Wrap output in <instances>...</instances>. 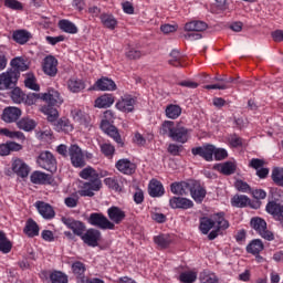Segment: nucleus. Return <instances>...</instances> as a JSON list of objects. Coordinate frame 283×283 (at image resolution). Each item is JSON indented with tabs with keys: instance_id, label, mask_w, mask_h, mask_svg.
I'll return each instance as SVG.
<instances>
[{
	"instance_id": "6",
	"label": "nucleus",
	"mask_w": 283,
	"mask_h": 283,
	"mask_svg": "<svg viewBox=\"0 0 283 283\" xmlns=\"http://www.w3.org/2000/svg\"><path fill=\"white\" fill-rule=\"evenodd\" d=\"M42 71L46 76H51V78H53L59 74V60H56L54 55L45 56L42 63Z\"/></svg>"
},
{
	"instance_id": "63",
	"label": "nucleus",
	"mask_w": 283,
	"mask_h": 283,
	"mask_svg": "<svg viewBox=\"0 0 283 283\" xmlns=\"http://www.w3.org/2000/svg\"><path fill=\"white\" fill-rule=\"evenodd\" d=\"M101 150L105 156H113L115 148L114 146H112V144H103L101 146Z\"/></svg>"
},
{
	"instance_id": "18",
	"label": "nucleus",
	"mask_w": 283,
	"mask_h": 283,
	"mask_svg": "<svg viewBox=\"0 0 283 283\" xmlns=\"http://www.w3.org/2000/svg\"><path fill=\"white\" fill-rule=\"evenodd\" d=\"M12 171L20 176V178H28L30 176V166L21 159H14L12 163Z\"/></svg>"
},
{
	"instance_id": "19",
	"label": "nucleus",
	"mask_w": 283,
	"mask_h": 283,
	"mask_svg": "<svg viewBox=\"0 0 283 283\" xmlns=\"http://www.w3.org/2000/svg\"><path fill=\"white\" fill-rule=\"evenodd\" d=\"M169 205L171 209H193V201L182 197L170 198Z\"/></svg>"
},
{
	"instance_id": "24",
	"label": "nucleus",
	"mask_w": 283,
	"mask_h": 283,
	"mask_svg": "<svg viewBox=\"0 0 283 283\" xmlns=\"http://www.w3.org/2000/svg\"><path fill=\"white\" fill-rule=\"evenodd\" d=\"M42 101L49 103V105H61L63 103V98H61V94L55 90H50L48 93H42Z\"/></svg>"
},
{
	"instance_id": "22",
	"label": "nucleus",
	"mask_w": 283,
	"mask_h": 283,
	"mask_svg": "<svg viewBox=\"0 0 283 283\" xmlns=\"http://www.w3.org/2000/svg\"><path fill=\"white\" fill-rule=\"evenodd\" d=\"M35 207L40 216H42V218H44L45 220H52V218H54V209L52 208V206H50V203H45L44 201H38L35 202Z\"/></svg>"
},
{
	"instance_id": "26",
	"label": "nucleus",
	"mask_w": 283,
	"mask_h": 283,
	"mask_svg": "<svg viewBox=\"0 0 283 283\" xmlns=\"http://www.w3.org/2000/svg\"><path fill=\"white\" fill-rule=\"evenodd\" d=\"M209 28V24L205 21L195 20L185 24L186 32H205Z\"/></svg>"
},
{
	"instance_id": "30",
	"label": "nucleus",
	"mask_w": 283,
	"mask_h": 283,
	"mask_svg": "<svg viewBox=\"0 0 283 283\" xmlns=\"http://www.w3.org/2000/svg\"><path fill=\"white\" fill-rule=\"evenodd\" d=\"M55 132H64L65 134H69V132H72L74 129V126L70 123V119L61 118L57 122L53 123Z\"/></svg>"
},
{
	"instance_id": "45",
	"label": "nucleus",
	"mask_w": 283,
	"mask_h": 283,
	"mask_svg": "<svg viewBox=\"0 0 283 283\" xmlns=\"http://www.w3.org/2000/svg\"><path fill=\"white\" fill-rule=\"evenodd\" d=\"M72 271L77 277V283L81 281V277H85V264L81 261H76L72 264Z\"/></svg>"
},
{
	"instance_id": "23",
	"label": "nucleus",
	"mask_w": 283,
	"mask_h": 283,
	"mask_svg": "<svg viewBox=\"0 0 283 283\" xmlns=\"http://www.w3.org/2000/svg\"><path fill=\"white\" fill-rule=\"evenodd\" d=\"M148 193L151 198H160V196H165V187L160 181L153 179L148 185Z\"/></svg>"
},
{
	"instance_id": "10",
	"label": "nucleus",
	"mask_w": 283,
	"mask_h": 283,
	"mask_svg": "<svg viewBox=\"0 0 283 283\" xmlns=\"http://www.w3.org/2000/svg\"><path fill=\"white\" fill-rule=\"evenodd\" d=\"M170 138L176 143L185 144L189 140V129L182 126V123H177L172 133L170 134Z\"/></svg>"
},
{
	"instance_id": "50",
	"label": "nucleus",
	"mask_w": 283,
	"mask_h": 283,
	"mask_svg": "<svg viewBox=\"0 0 283 283\" xmlns=\"http://www.w3.org/2000/svg\"><path fill=\"white\" fill-rule=\"evenodd\" d=\"M11 98H12L13 103L21 104L25 101V93H23V91H21V88L14 87L11 91Z\"/></svg>"
},
{
	"instance_id": "28",
	"label": "nucleus",
	"mask_w": 283,
	"mask_h": 283,
	"mask_svg": "<svg viewBox=\"0 0 283 283\" xmlns=\"http://www.w3.org/2000/svg\"><path fill=\"white\" fill-rule=\"evenodd\" d=\"M12 39L13 41H15V43H19L20 45H25V43H28L30 39H32V34L25 30H18L13 32Z\"/></svg>"
},
{
	"instance_id": "7",
	"label": "nucleus",
	"mask_w": 283,
	"mask_h": 283,
	"mask_svg": "<svg viewBox=\"0 0 283 283\" xmlns=\"http://www.w3.org/2000/svg\"><path fill=\"white\" fill-rule=\"evenodd\" d=\"M69 156L73 167L83 168L85 167V157L83 156V150L78 145H71L69 148Z\"/></svg>"
},
{
	"instance_id": "14",
	"label": "nucleus",
	"mask_w": 283,
	"mask_h": 283,
	"mask_svg": "<svg viewBox=\"0 0 283 283\" xmlns=\"http://www.w3.org/2000/svg\"><path fill=\"white\" fill-rule=\"evenodd\" d=\"M82 240L88 247H98V240H101V231L96 229H88L86 233L82 234Z\"/></svg>"
},
{
	"instance_id": "16",
	"label": "nucleus",
	"mask_w": 283,
	"mask_h": 283,
	"mask_svg": "<svg viewBox=\"0 0 283 283\" xmlns=\"http://www.w3.org/2000/svg\"><path fill=\"white\" fill-rule=\"evenodd\" d=\"M107 216L111 222L115 226L120 224V222H123V220H125L126 218L125 211L116 206L107 209Z\"/></svg>"
},
{
	"instance_id": "60",
	"label": "nucleus",
	"mask_w": 283,
	"mask_h": 283,
	"mask_svg": "<svg viewBox=\"0 0 283 283\" xmlns=\"http://www.w3.org/2000/svg\"><path fill=\"white\" fill-rule=\"evenodd\" d=\"M249 167H252V169H255V171H258L259 169H262L264 167V160L253 158L251 159Z\"/></svg>"
},
{
	"instance_id": "34",
	"label": "nucleus",
	"mask_w": 283,
	"mask_h": 283,
	"mask_svg": "<svg viewBox=\"0 0 283 283\" xmlns=\"http://www.w3.org/2000/svg\"><path fill=\"white\" fill-rule=\"evenodd\" d=\"M114 105V95L104 94L95 101V107L105 108Z\"/></svg>"
},
{
	"instance_id": "37",
	"label": "nucleus",
	"mask_w": 283,
	"mask_h": 283,
	"mask_svg": "<svg viewBox=\"0 0 283 283\" xmlns=\"http://www.w3.org/2000/svg\"><path fill=\"white\" fill-rule=\"evenodd\" d=\"M59 28L67 34H76V32H78V28H76V24L71 22L70 20H60Z\"/></svg>"
},
{
	"instance_id": "58",
	"label": "nucleus",
	"mask_w": 283,
	"mask_h": 283,
	"mask_svg": "<svg viewBox=\"0 0 283 283\" xmlns=\"http://www.w3.org/2000/svg\"><path fill=\"white\" fill-rule=\"evenodd\" d=\"M104 182L107 185V187H109V189H114V191H120V185L118 184L117 179L106 178Z\"/></svg>"
},
{
	"instance_id": "35",
	"label": "nucleus",
	"mask_w": 283,
	"mask_h": 283,
	"mask_svg": "<svg viewBox=\"0 0 283 283\" xmlns=\"http://www.w3.org/2000/svg\"><path fill=\"white\" fill-rule=\"evenodd\" d=\"M218 171L223 174V176H232V174H235V163L233 161H226L223 164H220L217 166Z\"/></svg>"
},
{
	"instance_id": "43",
	"label": "nucleus",
	"mask_w": 283,
	"mask_h": 283,
	"mask_svg": "<svg viewBox=\"0 0 283 283\" xmlns=\"http://www.w3.org/2000/svg\"><path fill=\"white\" fill-rule=\"evenodd\" d=\"M182 114V108L178 105L170 104L166 107V116L167 118H171L172 120H176L178 116Z\"/></svg>"
},
{
	"instance_id": "29",
	"label": "nucleus",
	"mask_w": 283,
	"mask_h": 283,
	"mask_svg": "<svg viewBox=\"0 0 283 283\" xmlns=\"http://www.w3.org/2000/svg\"><path fill=\"white\" fill-rule=\"evenodd\" d=\"M17 127L22 132H32L36 127V122L30 117H22L17 122Z\"/></svg>"
},
{
	"instance_id": "4",
	"label": "nucleus",
	"mask_w": 283,
	"mask_h": 283,
	"mask_svg": "<svg viewBox=\"0 0 283 283\" xmlns=\"http://www.w3.org/2000/svg\"><path fill=\"white\" fill-rule=\"evenodd\" d=\"M19 76H21V73L10 69L7 72L1 73L0 91L12 90V87H15L17 82L19 81Z\"/></svg>"
},
{
	"instance_id": "2",
	"label": "nucleus",
	"mask_w": 283,
	"mask_h": 283,
	"mask_svg": "<svg viewBox=\"0 0 283 283\" xmlns=\"http://www.w3.org/2000/svg\"><path fill=\"white\" fill-rule=\"evenodd\" d=\"M88 224L92 227H97V229H102L103 231H114L116 229V226L105 217V214L99 212H93L87 218Z\"/></svg>"
},
{
	"instance_id": "21",
	"label": "nucleus",
	"mask_w": 283,
	"mask_h": 283,
	"mask_svg": "<svg viewBox=\"0 0 283 283\" xmlns=\"http://www.w3.org/2000/svg\"><path fill=\"white\" fill-rule=\"evenodd\" d=\"M30 179L33 185H52L54 180L52 179V175H48L39 170L32 172Z\"/></svg>"
},
{
	"instance_id": "31",
	"label": "nucleus",
	"mask_w": 283,
	"mask_h": 283,
	"mask_svg": "<svg viewBox=\"0 0 283 283\" xmlns=\"http://www.w3.org/2000/svg\"><path fill=\"white\" fill-rule=\"evenodd\" d=\"M211 219H212L213 226L216 227L217 224L218 231H220V229L222 230L229 229V221L224 219V212H219L217 214H213Z\"/></svg>"
},
{
	"instance_id": "33",
	"label": "nucleus",
	"mask_w": 283,
	"mask_h": 283,
	"mask_svg": "<svg viewBox=\"0 0 283 283\" xmlns=\"http://www.w3.org/2000/svg\"><path fill=\"white\" fill-rule=\"evenodd\" d=\"M251 199L245 195H235L231 199L232 207H238L239 209H244V207H249Z\"/></svg>"
},
{
	"instance_id": "41",
	"label": "nucleus",
	"mask_w": 283,
	"mask_h": 283,
	"mask_svg": "<svg viewBox=\"0 0 283 283\" xmlns=\"http://www.w3.org/2000/svg\"><path fill=\"white\" fill-rule=\"evenodd\" d=\"M0 251L1 253H10L12 251V242L9 241L3 231H0Z\"/></svg>"
},
{
	"instance_id": "3",
	"label": "nucleus",
	"mask_w": 283,
	"mask_h": 283,
	"mask_svg": "<svg viewBox=\"0 0 283 283\" xmlns=\"http://www.w3.org/2000/svg\"><path fill=\"white\" fill-rule=\"evenodd\" d=\"M36 163L41 169H45L46 171H50L51 174H55L57 169L56 165V157L50 150H44L40 153Z\"/></svg>"
},
{
	"instance_id": "62",
	"label": "nucleus",
	"mask_w": 283,
	"mask_h": 283,
	"mask_svg": "<svg viewBox=\"0 0 283 283\" xmlns=\"http://www.w3.org/2000/svg\"><path fill=\"white\" fill-rule=\"evenodd\" d=\"M235 188L238 189V191H242L243 193H247V191H251V187L249 186V184L242 180H237Z\"/></svg>"
},
{
	"instance_id": "8",
	"label": "nucleus",
	"mask_w": 283,
	"mask_h": 283,
	"mask_svg": "<svg viewBox=\"0 0 283 283\" xmlns=\"http://www.w3.org/2000/svg\"><path fill=\"white\" fill-rule=\"evenodd\" d=\"M216 153V146L208 144L203 146H199L191 149L192 156H200L207 163H211L213 160V154Z\"/></svg>"
},
{
	"instance_id": "44",
	"label": "nucleus",
	"mask_w": 283,
	"mask_h": 283,
	"mask_svg": "<svg viewBox=\"0 0 283 283\" xmlns=\"http://www.w3.org/2000/svg\"><path fill=\"white\" fill-rule=\"evenodd\" d=\"M213 219L209 218V217H203L200 219V226L199 229L201 231V233H203V235H207V233H209V231L213 228Z\"/></svg>"
},
{
	"instance_id": "36",
	"label": "nucleus",
	"mask_w": 283,
	"mask_h": 283,
	"mask_svg": "<svg viewBox=\"0 0 283 283\" xmlns=\"http://www.w3.org/2000/svg\"><path fill=\"white\" fill-rule=\"evenodd\" d=\"M11 69L13 72H17L18 74H21V72H25L28 70V64H25V60L22 57H14L11 60Z\"/></svg>"
},
{
	"instance_id": "32",
	"label": "nucleus",
	"mask_w": 283,
	"mask_h": 283,
	"mask_svg": "<svg viewBox=\"0 0 283 283\" xmlns=\"http://www.w3.org/2000/svg\"><path fill=\"white\" fill-rule=\"evenodd\" d=\"M247 251L252 255H259L261 251H264V243L260 239H254L248 244Z\"/></svg>"
},
{
	"instance_id": "12",
	"label": "nucleus",
	"mask_w": 283,
	"mask_h": 283,
	"mask_svg": "<svg viewBox=\"0 0 283 283\" xmlns=\"http://www.w3.org/2000/svg\"><path fill=\"white\" fill-rule=\"evenodd\" d=\"M190 196L192 200H195V202H197L198 205H202L205 198H207V189L202 187L200 181L195 180L190 190Z\"/></svg>"
},
{
	"instance_id": "53",
	"label": "nucleus",
	"mask_w": 283,
	"mask_h": 283,
	"mask_svg": "<svg viewBox=\"0 0 283 283\" xmlns=\"http://www.w3.org/2000/svg\"><path fill=\"white\" fill-rule=\"evenodd\" d=\"M43 93H29L25 95L23 103L34 105L39 99L42 101Z\"/></svg>"
},
{
	"instance_id": "27",
	"label": "nucleus",
	"mask_w": 283,
	"mask_h": 283,
	"mask_svg": "<svg viewBox=\"0 0 283 283\" xmlns=\"http://www.w3.org/2000/svg\"><path fill=\"white\" fill-rule=\"evenodd\" d=\"M23 146L17 144L15 142H7L6 144L0 145V156H9L11 151H21Z\"/></svg>"
},
{
	"instance_id": "38",
	"label": "nucleus",
	"mask_w": 283,
	"mask_h": 283,
	"mask_svg": "<svg viewBox=\"0 0 283 283\" xmlns=\"http://www.w3.org/2000/svg\"><path fill=\"white\" fill-rule=\"evenodd\" d=\"M24 233L28 238H36V235H39V224H36L32 219H29L24 227Z\"/></svg>"
},
{
	"instance_id": "13",
	"label": "nucleus",
	"mask_w": 283,
	"mask_h": 283,
	"mask_svg": "<svg viewBox=\"0 0 283 283\" xmlns=\"http://www.w3.org/2000/svg\"><path fill=\"white\" fill-rule=\"evenodd\" d=\"M21 108L9 106L3 109L2 120L4 123H18L19 118H21Z\"/></svg>"
},
{
	"instance_id": "1",
	"label": "nucleus",
	"mask_w": 283,
	"mask_h": 283,
	"mask_svg": "<svg viewBox=\"0 0 283 283\" xmlns=\"http://www.w3.org/2000/svg\"><path fill=\"white\" fill-rule=\"evenodd\" d=\"M250 227L259 233L263 240H268L269 242L275 240V235L269 228L266 227V221L260 217H254L250 221Z\"/></svg>"
},
{
	"instance_id": "59",
	"label": "nucleus",
	"mask_w": 283,
	"mask_h": 283,
	"mask_svg": "<svg viewBox=\"0 0 283 283\" xmlns=\"http://www.w3.org/2000/svg\"><path fill=\"white\" fill-rule=\"evenodd\" d=\"M213 156H214L216 160H224V158H227V156H229V154L227 153V150L224 148H216L214 147Z\"/></svg>"
},
{
	"instance_id": "25",
	"label": "nucleus",
	"mask_w": 283,
	"mask_h": 283,
	"mask_svg": "<svg viewBox=\"0 0 283 283\" xmlns=\"http://www.w3.org/2000/svg\"><path fill=\"white\" fill-rule=\"evenodd\" d=\"M97 90L101 92H115L116 83L108 77H102L95 83Z\"/></svg>"
},
{
	"instance_id": "15",
	"label": "nucleus",
	"mask_w": 283,
	"mask_h": 283,
	"mask_svg": "<svg viewBox=\"0 0 283 283\" xmlns=\"http://www.w3.org/2000/svg\"><path fill=\"white\" fill-rule=\"evenodd\" d=\"M101 129L104 134H107V136H111L115 140V143H123V139L120 138V134H118V129L112 125V123H108L107 120H102L101 123Z\"/></svg>"
},
{
	"instance_id": "55",
	"label": "nucleus",
	"mask_w": 283,
	"mask_h": 283,
	"mask_svg": "<svg viewBox=\"0 0 283 283\" xmlns=\"http://www.w3.org/2000/svg\"><path fill=\"white\" fill-rule=\"evenodd\" d=\"M175 123L174 122H170V120H166L163 123V126H161V134H169V137H171V134L175 129Z\"/></svg>"
},
{
	"instance_id": "40",
	"label": "nucleus",
	"mask_w": 283,
	"mask_h": 283,
	"mask_svg": "<svg viewBox=\"0 0 283 283\" xmlns=\"http://www.w3.org/2000/svg\"><path fill=\"white\" fill-rule=\"evenodd\" d=\"M101 21L104 28H108V30H115L116 25H118V21H116V18L112 14L103 13L101 15Z\"/></svg>"
},
{
	"instance_id": "46",
	"label": "nucleus",
	"mask_w": 283,
	"mask_h": 283,
	"mask_svg": "<svg viewBox=\"0 0 283 283\" xmlns=\"http://www.w3.org/2000/svg\"><path fill=\"white\" fill-rule=\"evenodd\" d=\"M155 244H158L160 249H167L171 244V237L169 234H159L154 238Z\"/></svg>"
},
{
	"instance_id": "5",
	"label": "nucleus",
	"mask_w": 283,
	"mask_h": 283,
	"mask_svg": "<svg viewBox=\"0 0 283 283\" xmlns=\"http://www.w3.org/2000/svg\"><path fill=\"white\" fill-rule=\"evenodd\" d=\"M103 188V181H101V178L97 179H91L83 184L81 190H78V193L85 198H94V191H101Z\"/></svg>"
},
{
	"instance_id": "9",
	"label": "nucleus",
	"mask_w": 283,
	"mask_h": 283,
	"mask_svg": "<svg viewBox=\"0 0 283 283\" xmlns=\"http://www.w3.org/2000/svg\"><path fill=\"white\" fill-rule=\"evenodd\" d=\"M193 182L195 180L174 182L170 186V190L176 196H189V193H191Z\"/></svg>"
},
{
	"instance_id": "17",
	"label": "nucleus",
	"mask_w": 283,
	"mask_h": 283,
	"mask_svg": "<svg viewBox=\"0 0 283 283\" xmlns=\"http://www.w3.org/2000/svg\"><path fill=\"white\" fill-rule=\"evenodd\" d=\"M135 104L136 99H134L132 95H125L116 103V107L119 109V112L129 114V112H134Z\"/></svg>"
},
{
	"instance_id": "11",
	"label": "nucleus",
	"mask_w": 283,
	"mask_h": 283,
	"mask_svg": "<svg viewBox=\"0 0 283 283\" xmlns=\"http://www.w3.org/2000/svg\"><path fill=\"white\" fill-rule=\"evenodd\" d=\"M62 222L65 224V227H67V229H72L73 233L80 238H82V235L85 233V223L82 221H76L72 218L63 217Z\"/></svg>"
},
{
	"instance_id": "49",
	"label": "nucleus",
	"mask_w": 283,
	"mask_h": 283,
	"mask_svg": "<svg viewBox=\"0 0 283 283\" xmlns=\"http://www.w3.org/2000/svg\"><path fill=\"white\" fill-rule=\"evenodd\" d=\"M24 85L28 87V90H32L33 92H39V90H41L39 84H36V77H34V74H29L27 76L24 80Z\"/></svg>"
},
{
	"instance_id": "47",
	"label": "nucleus",
	"mask_w": 283,
	"mask_h": 283,
	"mask_svg": "<svg viewBox=\"0 0 283 283\" xmlns=\"http://www.w3.org/2000/svg\"><path fill=\"white\" fill-rule=\"evenodd\" d=\"M69 90L73 93L82 92V90H85V82L82 80L71 78L69 81Z\"/></svg>"
},
{
	"instance_id": "56",
	"label": "nucleus",
	"mask_w": 283,
	"mask_h": 283,
	"mask_svg": "<svg viewBox=\"0 0 283 283\" xmlns=\"http://www.w3.org/2000/svg\"><path fill=\"white\" fill-rule=\"evenodd\" d=\"M6 8H10V10H23V4L18 0H4Z\"/></svg>"
},
{
	"instance_id": "52",
	"label": "nucleus",
	"mask_w": 283,
	"mask_h": 283,
	"mask_svg": "<svg viewBox=\"0 0 283 283\" xmlns=\"http://www.w3.org/2000/svg\"><path fill=\"white\" fill-rule=\"evenodd\" d=\"M50 280L52 283H67V275L63 272L55 271L51 273Z\"/></svg>"
},
{
	"instance_id": "54",
	"label": "nucleus",
	"mask_w": 283,
	"mask_h": 283,
	"mask_svg": "<svg viewBox=\"0 0 283 283\" xmlns=\"http://www.w3.org/2000/svg\"><path fill=\"white\" fill-rule=\"evenodd\" d=\"M179 280L182 283H193L198 280V274L195 272H184L179 275Z\"/></svg>"
},
{
	"instance_id": "39",
	"label": "nucleus",
	"mask_w": 283,
	"mask_h": 283,
	"mask_svg": "<svg viewBox=\"0 0 283 283\" xmlns=\"http://www.w3.org/2000/svg\"><path fill=\"white\" fill-rule=\"evenodd\" d=\"M42 112L48 115V120L49 123H52V125H54V123H56V120L59 119V111L56 108H54L53 105H46L42 108Z\"/></svg>"
},
{
	"instance_id": "42",
	"label": "nucleus",
	"mask_w": 283,
	"mask_h": 283,
	"mask_svg": "<svg viewBox=\"0 0 283 283\" xmlns=\"http://www.w3.org/2000/svg\"><path fill=\"white\" fill-rule=\"evenodd\" d=\"M80 177L83 178V180H96L98 178H101V176L98 175V172L92 168V167H86L84 168L81 172H80Z\"/></svg>"
},
{
	"instance_id": "20",
	"label": "nucleus",
	"mask_w": 283,
	"mask_h": 283,
	"mask_svg": "<svg viewBox=\"0 0 283 283\" xmlns=\"http://www.w3.org/2000/svg\"><path fill=\"white\" fill-rule=\"evenodd\" d=\"M115 167L120 174H125L126 176H132V174L136 171V164L132 163L129 159H119Z\"/></svg>"
},
{
	"instance_id": "64",
	"label": "nucleus",
	"mask_w": 283,
	"mask_h": 283,
	"mask_svg": "<svg viewBox=\"0 0 283 283\" xmlns=\"http://www.w3.org/2000/svg\"><path fill=\"white\" fill-rule=\"evenodd\" d=\"M64 205L70 209H74L78 205V197H67L64 199Z\"/></svg>"
},
{
	"instance_id": "61",
	"label": "nucleus",
	"mask_w": 283,
	"mask_h": 283,
	"mask_svg": "<svg viewBox=\"0 0 283 283\" xmlns=\"http://www.w3.org/2000/svg\"><path fill=\"white\" fill-rule=\"evenodd\" d=\"M126 56L130 61H136V59H140L143 56V53H140V51H138V50L129 49L126 52Z\"/></svg>"
},
{
	"instance_id": "57",
	"label": "nucleus",
	"mask_w": 283,
	"mask_h": 283,
	"mask_svg": "<svg viewBox=\"0 0 283 283\" xmlns=\"http://www.w3.org/2000/svg\"><path fill=\"white\" fill-rule=\"evenodd\" d=\"M171 60H169V64L178 67L180 65V51L172 50L170 53Z\"/></svg>"
},
{
	"instance_id": "51",
	"label": "nucleus",
	"mask_w": 283,
	"mask_h": 283,
	"mask_svg": "<svg viewBox=\"0 0 283 283\" xmlns=\"http://www.w3.org/2000/svg\"><path fill=\"white\" fill-rule=\"evenodd\" d=\"M199 280L201 283H218V276L214 273L203 271L200 273Z\"/></svg>"
},
{
	"instance_id": "48",
	"label": "nucleus",
	"mask_w": 283,
	"mask_h": 283,
	"mask_svg": "<svg viewBox=\"0 0 283 283\" xmlns=\"http://www.w3.org/2000/svg\"><path fill=\"white\" fill-rule=\"evenodd\" d=\"M271 178L274 185H277V187H283V168H273Z\"/></svg>"
}]
</instances>
